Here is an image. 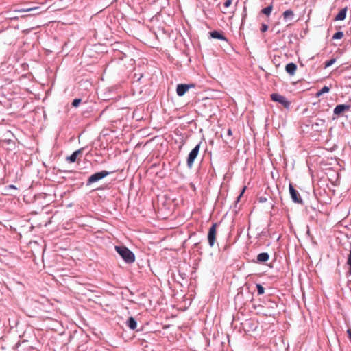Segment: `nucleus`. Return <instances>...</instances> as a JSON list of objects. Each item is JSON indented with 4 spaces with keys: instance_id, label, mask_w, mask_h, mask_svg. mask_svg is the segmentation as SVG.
<instances>
[{
    "instance_id": "nucleus-1",
    "label": "nucleus",
    "mask_w": 351,
    "mask_h": 351,
    "mask_svg": "<svg viewBox=\"0 0 351 351\" xmlns=\"http://www.w3.org/2000/svg\"><path fill=\"white\" fill-rule=\"evenodd\" d=\"M115 250L127 263H132V251L125 246H115Z\"/></svg>"
},
{
    "instance_id": "nucleus-2",
    "label": "nucleus",
    "mask_w": 351,
    "mask_h": 351,
    "mask_svg": "<svg viewBox=\"0 0 351 351\" xmlns=\"http://www.w3.org/2000/svg\"><path fill=\"white\" fill-rule=\"evenodd\" d=\"M109 173H110L108 171H101L97 172V173L91 175L87 180V185H90L92 183L96 182L103 179L104 178L108 176Z\"/></svg>"
},
{
    "instance_id": "nucleus-3",
    "label": "nucleus",
    "mask_w": 351,
    "mask_h": 351,
    "mask_svg": "<svg viewBox=\"0 0 351 351\" xmlns=\"http://www.w3.org/2000/svg\"><path fill=\"white\" fill-rule=\"evenodd\" d=\"M200 145H197L189 153L187 158V166L191 168L192 167L193 162L198 155L199 152Z\"/></svg>"
},
{
    "instance_id": "nucleus-4",
    "label": "nucleus",
    "mask_w": 351,
    "mask_h": 351,
    "mask_svg": "<svg viewBox=\"0 0 351 351\" xmlns=\"http://www.w3.org/2000/svg\"><path fill=\"white\" fill-rule=\"evenodd\" d=\"M217 226V223H213L208 230V241L210 247H213L216 241Z\"/></svg>"
},
{
    "instance_id": "nucleus-5",
    "label": "nucleus",
    "mask_w": 351,
    "mask_h": 351,
    "mask_svg": "<svg viewBox=\"0 0 351 351\" xmlns=\"http://www.w3.org/2000/svg\"><path fill=\"white\" fill-rule=\"evenodd\" d=\"M271 99L274 101H276L282 104L285 108H288L290 106V102L287 99L278 93H273L271 95Z\"/></svg>"
},
{
    "instance_id": "nucleus-6",
    "label": "nucleus",
    "mask_w": 351,
    "mask_h": 351,
    "mask_svg": "<svg viewBox=\"0 0 351 351\" xmlns=\"http://www.w3.org/2000/svg\"><path fill=\"white\" fill-rule=\"evenodd\" d=\"M289 192L293 201L295 203L302 204V199L298 191L294 189L291 184H289Z\"/></svg>"
},
{
    "instance_id": "nucleus-7",
    "label": "nucleus",
    "mask_w": 351,
    "mask_h": 351,
    "mask_svg": "<svg viewBox=\"0 0 351 351\" xmlns=\"http://www.w3.org/2000/svg\"><path fill=\"white\" fill-rule=\"evenodd\" d=\"M191 87H194V85L184 84H178L176 88V93L178 96H183Z\"/></svg>"
},
{
    "instance_id": "nucleus-8",
    "label": "nucleus",
    "mask_w": 351,
    "mask_h": 351,
    "mask_svg": "<svg viewBox=\"0 0 351 351\" xmlns=\"http://www.w3.org/2000/svg\"><path fill=\"white\" fill-rule=\"evenodd\" d=\"M84 148H80L75 151L71 156L66 158V160L70 163H73L77 160V158L82 154Z\"/></svg>"
},
{
    "instance_id": "nucleus-9",
    "label": "nucleus",
    "mask_w": 351,
    "mask_h": 351,
    "mask_svg": "<svg viewBox=\"0 0 351 351\" xmlns=\"http://www.w3.org/2000/svg\"><path fill=\"white\" fill-rule=\"evenodd\" d=\"M350 108V105H346V104L337 105L334 109V114L335 115L339 116L343 112L349 110Z\"/></svg>"
},
{
    "instance_id": "nucleus-10",
    "label": "nucleus",
    "mask_w": 351,
    "mask_h": 351,
    "mask_svg": "<svg viewBox=\"0 0 351 351\" xmlns=\"http://www.w3.org/2000/svg\"><path fill=\"white\" fill-rule=\"evenodd\" d=\"M285 71L290 75H294L297 71V65L295 63H289L285 66Z\"/></svg>"
},
{
    "instance_id": "nucleus-11",
    "label": "nucleus",
    "mask_w": 351,
    "mask_h": 351,
    "mask_svg": "<svg viewBox=\"0 0 351 351\" xmlns=\"http://www.w3.org/2000/svg\"><path fill=\"white\" fill-rule=\"evenodd\" d=\"M210 35L211 38H215V39H219V40H225V41L228 40L227 38L223 36L222 32L213 31V32H210Z\"/></svg>"
},
{
    "instance_id": "nucleus-12",
    "label": "nucleus",
    "mask_w": 351,
    "mask_h": 351,
    "mask_svg": "<svg viewBox=\"0 0 351 351\" xmlns=\"http://www.w3.org/2000/svg\"><path fill=\"white\" fill-rule=\"evenodd\" d=\"M346 13H347V8H344L343 9H341L339 13L336 15V16L335 17L334 20L335 21H343L345 19L346 16Z\"/></svg>"
},
{
    "instance_id": "nucleus-13",
    "label": "nucleus",
    "mask_w": 351,
    "mask_h": 351,
    "mask_svg": "<svg viewBox=\"0 0 351 351\" xmlns=\"http://www.w3.org/2000/svg\"><path fill=\"white\" fill-rule=\"evenodd\" d=\"M269 256L267 252H263L257 256V261L258 263H265L269 260Z\"/></svg>"
},
{
    "instance_id": "nucleus-14",
    "label": "nucleus",
    "mask_w": 351,
    "mask_h": 351,
    "mask_svg": "<svg viewBox=\"0 0 351 351\" xmlns=\"http://www.w3.org/2000/svg\"><path fill=\"white\" fill-rule=\"evenodd\" d=\"M294 15L293 12L291 10H287L282 14L284 19H291Z\"/></svg>"
},
{
    "instance_id": "nucleus-15",
    "label": "nucleus",
    "mask_w": 351,
    "mask_h": 351,
    "mask_svg": "<svg viewBox=\"0 0 351 351\" xmlns=\"http://www.w3.org/2000/svg\"><path fill=\"white\" fill-rule=\"evenodd\" d=\"M39 8L38 7H33V8H22L19 10H15V12H32V11H36L38 10Z\"/></svg>"
},
{
    "instance_id": "nucleus-16",
    "label": "nucleus",
    "mask_w": 351,
    "mask_h": 351,
    "mask_svg": "<svg viewBox=\"0 0 351 351\" xmlns=\"http://www.w3.org/2000/svg\"><path fill=\"white\" fill-rule=\"evenodd\" d=\"M272 9H273L272 5H269V6H267V7L263 8L261 10V12H262V13L266 14L267 16H269L271 14Z\"/></svg>"
},
{
    "instance_id": "nucleus-17",
    "label": "nucleus",
    "mask_w": 351,
    "mask_h": 351,
    "mask_svg": "<svg viewBox=\"0 0 351 351\" xmlns=\"http://www.w3.org/2000/svg\"><path fill=\"white\" fill-rule=\"evenodd\" d=\"M343 37V32H337L332 36V39L337 40V39H341Z\"/></svg>"
},
{
    "instance_id": "nucleus-18",
    "label": "nucleus",
    "mask_w": 351,
    "mask_h": 351,
    "mask_svg": "<svg viewBox=\"0 0 351 351\" xmlns=\"http://www.w3.org/2000/svg\"><path fill=\"white\" fill-rule=\"evenodd\" d=\"M256 288H257V292H258V295H262L264 293L265 289L263 288V287L261 285L257 284Z\"/></svg>"
},
{
    "instance_id": "nucleus-19",
    "label": "nucleus",
    "mask_w": 351,
    "mask_h": 351,
    "mask_svg": "<svg viewBox=\"0 0 351 351\" xmlns=\"http://www.w3.org/2000/svg\"><path fill=\"white\" fill-rule=\"evenodd\" d=\"M335 62H336V59H335V58H332L331 60H328V61L325 62V63H324V66H325V68H327V67L330 66H331V65H332Z\"/></svg>"
},
{
    "instance_id": "nucleus-20",
    "label": "nucleus",
    "mask_w": 351,
    "mask_h": 351,
    "mask_svg": "<svg viewBox=\"0 0 351 351\" xmlns=\"http://www.w3.org/2000/svg\"><path fill=\"white\" fill-rule=\"evenodd\" d=\"M82 101V99L80 98H76V99H74L73 102H72V106L73 107H77L81 103Z\"/></svg>"
},
{
    "instance_id": "nucleus-21",
    "label": "nucleus",
    "mask_w": 351,
    "mask_h": 351,
    "mask_svg": "<svg viewBox=\"0 0 351 351\" xmlns=\"http://www.w3.org/2000/svg\"><path fill=\"white\" fill-rule=\"evenodd\" d=\"M126 324L127 326L130 328L132 329V316L129 317L126 321Z\"/></svg>"
},
{
    "instance_id": "nucleus-22",
    "label": "nucleus",
    "mask_w": 351,
    "mask_h": 351,
    "mask_svg": "<svg viewBox=\"0 0 351 351\" xmlns=\"http://www.w3.org/2000/svg\"><path fill=\"white\" fill-rule=\"evenodd\" d=\"M330 90V88L328 86H324V87H322V88L320 90V91L322 93V94L324 93H328Z\"/></svg>"
},
{
    "instance_id": "nucleus-23",
    "label": "nucleus",
    "mask_w": 351,
    "mask_h": 351,
    "mask_svg": "<svg viewBox=\"0 0 351 351\" xmlns=\"http://www.w3.org/2000/svg\"><path fill=\"white\" fill-rule=\"evenodd\" d=\"M232 0H226L225 1V3H223V6L225 8H228V7H230L232 4Z\"/></svg>"
},
{
    "instance_id": "nucleus-24",
    "label": "nucleus",
    "mask_w": 351,
    "mask_h": 351,
    "mask_svg": "<svg viewBox=\"0 0 351 351\" xmlns=\"http://www.w3.org/2000/svg\"><path fill=\"white\" fill-rule=\"evenodd\" d=\"M143 76V73L142 72H140L139 73H135L134 75V77H137V82H138Z\"/></svg>"
},
{
    "instance_id": "nucleus-25",
    "label": "nucleus",
    "mask_w": 351,
    "mask_h": 351,
    "mask_svg": "<svg viewBox=\"0 0 351 351\" xmlns=\"http://www.w3.org/2000/svg\"><path fill=\"white\" fill-rule=\"evenodd\" d=\"M267 29H268V25H266V24H262L261 27V31L262 32H266Z\"/></svg>"
},
{
    "instance_id": "nucleus-26",
    "label": "nucleus",
    "mask_w": 351,
    "mask_h": 351,
    "mask_svg": "<svg viewBox=\"0 0 351 351\" xmlns=\"http://www.w3.org/2000/svg\"><path fill=\"white\" fill-rule=\"evenodd\" d=\"M347 264L349 266H351V250L349 252V254L348 256Z\"/></svg>"
},
{
    "instance_id": "nucleus-27",
    "label": "nucleus",
    "mask_w": 351,
    "mask_h": 351,
    "mask_svg": "<svg viewBox=\"0 0 351 351\" xmlns=\"http://www.w3.org/2000/svg\"><path fill=\"white\" fill-rule=\"evenodd\" d=\"M7 18L10 20H17L19 19V16H14L13 14H10Z\"/></svg>"
},
{
    "instance_id": "nucleus-28",
    "label": "nucleus",
    "mask_w": 351,
    "mask_h": 351,
    "mask_svg": "<svg viewBox=\"0 0 351 351\" xmlns=\"http://www.w3.org/2000/svg\"><path fill=\"white\" fill-rule=\"evenodd\" d=\"M227 135L228 136V137H231L232 135V130L230 128H229L227 131Z\"/></svg>"
},
{
    "instance_id": "nucleus-29",
    "label": "nucleus",
    "mask_w": 351,
    "mask_h": 351,
    "mask_svg": "<svg viewBox=\"0 0 351 351\" xmlns=\"http://www.w3.org/2000/svg\"><path fill=\"white\" fill-rule=\"evenodd\" d=\"M347 333H348V335L349 340L351 342V329H348L347 330Z\"/></svg>"
},
{
    "instance_id": "nucleus-30",
    "label": "nucleus",
    "mask_w": 351,
    "mask_h": 351,
    "mask_svg": "<svg viewBox=\"0 0 351 351\" xmlns=\"http://www.w3.org/2000/svg\"><path fill=\"white\" fill-rule=\"evenodd\" d=\"M322 95H323V94H322V93L320 90H319V91L316 93V97H320Z\"/></svg>"
},
{
    "instance_id": "nucleus-31",
    "label": "nucleus",
    "mask_w": 351,
    "mask_h": 351,
    "mask_svg": "<svg viewBox=\"0 0 351 351\" xmlns=\"http://www.w3.org/2000/svg\"><path fill=\"white\" fill-rule=\"evenodd\" d=\"M136 322L133 319V330L136 329Z\"/></svg>"
},
{
    "instance_id": "nucleus-32",
    "label": "nucleus",
    "mask_w": 351,
    "mask_h": 351,
    "mask_svg": "<svg viewBox=\"0 0 351 351\" xmlns=\"http://www.w3.org/2000/svg\"><path fill=\"white\" fill-rule=\"evenodd\" d=\"M245 190V187H244L241 193V194L239 195V199L242 196V195L243 194L244 191Z\"/></svg>"
},
{
    "instance_id": "nucleus-33",
    "label": "nucleus",
    "mask_w": 351,
    "mask_h": 351,
    "mask_svg": "<svg viewBox=\"0 0 351 351\" xmlns=\"http://www.w3.org/2000/svg\"><path fill=\"white\" fill-rule=\"evenodd\" d=\"M349 267H349V270H348V274L349 275H351V266H349Z\"/></svg>"
},
{
    "instance_id": "nucleus-34",
    "label": "nucleus",
    "mask_w": 351,
    "mask_h": 351,
    "mask_svg": "<svg viewBox=\"0 0 351 351\" xmlns=\"http://www.w3.org/2000/svg\"><path fill=\"white\" fill-rule=\"evenodd\" d=\"M132 188V181L130 182V184H129V189H130Z\"/></svg>"
},
{
    "instance_id": "nucleus-35",
    "label": "nucleus",
    "mask_w": 351,
    "mask_h": 351,
    "mask_svg": "<svg viewBox=\"0 0 351 351\" xmlns=\"http://www.w3.org/2000/svg\"><path fill=\"white\" fill-rule=\"evenodd\" d=\"M223 12L224 14H227V13H228V11H226V10H223Z\"/></svg>"
},
{
    "instance_id": "nucleus-36",
    "label": "nucleus",
    "mask_w": 351,
    "mask_h": 351,
    "mask_svg": "<svg viewBox=\"0 0 351 351\" xmlns=\"http://www.w3.org/2000/svg\"><path fill=\"white\" fill-rule=\"evenodd\" d=\"M39 12H36V13H33L32 15H35V14H38Z\"/></svg>"
},
{
    "instance_id": "nucleus-37",
    "label": "nucleus",
    "mask_w": 351,
    "mask_h": 351,
    "mask_svg": "<svg viewBox=\"0 0 351 351\" xmlns=\"http://www.w3.org/2000/svg\"><path fill=\"white\" fill-rule=\"evenodd\" d=\"M132 260H133V262H134V254H133Z\"/></svg>"
},
{
    "instance_id": "nucleus-38",
    "label": "nucleus",
    "mask_w": 351,
    "mask_h": 351,
    "mask_svg": "<svg viewBox=\"0 0 351 351\" xmlns=\"http://www.w3.org/2000/svg\"><path fill=\"white\" fill-rule=\"evenodd\" d=\"M142 119V117H139L137 119V120H141Z\"/></svg>"
}]
</instances>
